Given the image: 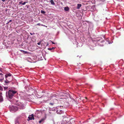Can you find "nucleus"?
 Instances as JSON below:
<instances>
[{
    "label": "nucleus",
    "instance_id": "obj_16",
    "mask_svg": "<svg viewBox=\"0 0 124 124\" xmlns=\"http://www.w3.org/2000/svg\"><path fill=\"white\" fill-rule=\"evenodd\" d=\"M50 2L52 4L54 5V3L53 0H51L50 1Z\"/></svg>",
    "mask_w": 124,
    "mask_h": 124
},
{
    "label": "nucleus",
    "instance_id": "obj_26",
    "mask_svg": "<svg viewBox=\"0 0 124 124\" xmlns=\"http://www.w3.org/2000/svg\"><path fill=\"white\" fill-rule=\"evenodd\" d=\"M41 25L42 26H44V27H47V26H46L45 25H43V24H41Z\"/></svg>",
    "mask_w": 124,
    "mask_h": 124
},
{
    "label": "nucleus",
    "instance_id": "obj_29",
    "mask_svg": "<svg viewBox=\"0 0 124 124\" xmlns=\"http://www.w3.org/2000/svg\"><path fill=\"white\" fill-rule=\"evenodd\" d=\"M50 104H51V105H53V104L51 103H50Z\"/></svg>",
    "mask_w": 124,
    "mask_h": 124
},
{
    "label": "nucleus",
    "instance_id": "obj_19",
    "mask_svg": "<svg viewBox=\"0 0 124 124\" xmlns=\"http://www.w3.org/2000/svg\"><path fill=\"white\" fill-rule=\"evenodd\" d=\"M27 2H28L27 1H26L25 2H24L23 3V4H22V5H24L26 4V3H27Z\"/></svg>",
    "mask_w": 124,
    "mask_h": 124
},
{
    "label": "nucleus",
    "instance_id": "obj_7",
    "mask_svg": "<svg viewBox=\"0 0 124 124\" xmlns=\"http://www.w3.org/2000/svg\"><path fill=\"white\" fill-rule=\"evenodd\" d=\"M19 107L21 109H23L25 108V107L24 106V105L23 104H21L19 105Z\"/></svg>",
    "mask_w": 124,
    "mask_h": 124
},
{
    "label": "nucleus",
    "instance_id": "obj_25",
    "mask_svg": "<svg viewBox=\"0 0 124 124\" xmlns=\"http://www.w3.org/2000/svg\"><path fill=\"white\" fill-rule=\"evenodd\" d=\"M12 21V20H10L8 22V23H7V24H8V23H9V22H11Z\"/></svg>",
    "mask_w": 124,
    "mask_h": 124
},
{
    "label": "nucleus",
    "instance_id": "obj_33",
    "mask_svg": "<svg viewBox=\"0 0 124 124\" xmlns=\"http://www.w3.org/2000/svg\"><path fill=\"white\" fill-rule=\"evenodd\" d=\"M62 101V103H61V104L62 103V102H63L62 101Z\"/></svg>",
    "mask_w": 124,
    "mask_h": 124
},
{
    "label": "nucleus",
    "instance_id": "obj_21",
    "mask_svg": "<svg viewBox=\"0 0 124 124\" xmlns=\"http://www.w3.org/2000/svg\"><path fill=\"white\" fill-rule=\"evenodd\" d=\"M3 88L0 85V90H2Z\"/></svg>",
    "mask_w": 124,
    "mask_h": 124
},
{
    "label": "nucleus",
    "instance_id": "obj_23",
    "mask_svg": "<svg viewBox=\"0 0 124 124\" xmlns=\"http://www.w3.org/2000/svg\"><path fill=\"white\" fill-rule=\"evenodd\" d=\"M41 43V41H40L39 43H37V44L38 45H40Z\"/></svg>",
    "mask_w": 124,
    "mask_h": 124
},
{
    "label": "nucleus",
    "instance_id": "obj_4",
    "mask_svg": "<svg viewBox=\"0 0 124 124\" xmlns=\"http://www.w3.org/2000/svg\"><path fill=\"white\" fill-rule=\"evenodd\" d=\"M67 122L65 118H63L61 122H60V124H66Z\"/></svg>",
    "mask_w": 124,
    "mask_h": 124
},
{
    "label": "nucleus",
    "instance_id": "obj_1",
    "mask_svg": "<svg viewBox=\"0 0 124 124\" xmlns=\"http://www.w3.org/2000/svg\"><path fill=\"white\" fill-rule=\"evenodd\" d=\"M6 80L4 81L5 85H7V84L11 82L13 80V77L10 73H7L5 75Z\"/></svg>",
    "mask_w": 124,
    "mask_h": 124
},
{
    "label": "nucleus",
    "instance_id": "obj_30",
    "mask_svg": "<svg viewBox=\"0 0 124 124\" xmlns=\"http://www.w3.org/2000/svg\"><path fill=\"white\" fill-rule=\"evenodd\" d=\"M85 98L86 100L87 99V98L86 97H85Z\"/></svg>",
    "mask_w": 124,
    "mask_h": 124
},
{
    "label": "nucleus",
    "instance_id": "obj_2",
    "mask_svg": "<svg viewBox=\"0 0 124 124\" xmlns=\"http://www.w3.org/2000/svg\"><path fill=\"white\" fill-rule=\"evenodd\" d=\"M9 98L10 99H12L14 95L17 94V92L15 90H9L8 92Z\"/></svg>",
    "mask_w": 124,
    "mask_h": 124
},
{
    "label": "nucleus",
    "instance_id": "obj_22",
    "mask_svg": "<svg viewBox=\"0 0 124 124\" xmlns=\"http://www.w3.org/2000/svg\"><path fill=\"white\" fill-rule=\"evenodd\" d=\"M4 89L5 90H6L7 89V88H8V87H4Z\"/></svg>",
    "mask_w": 124,
    "mask_h": 124
},
{
    "label": "nucleus",
    "instance_id": "obj_24",
    "mask_svg": "<svg viewBox=\"0 0 124 124\" xmlns=\"http://www.w3.org/2000/svg\"><path fill=\"white\" fill-rule=\"evenodd\" d=\"M41 24H40V23H38L36 24V25H39L40 26V25H41Z\"/></svg>",
    "mask_w": 124,
    "mask_h": 124
},
{
    "label": "nucleus",
    "instance_id": "obj_34",
    "mask_svg": "<svg viewBox=\"0 0 124 124\" xmlns=\"http://www.w3.org/2000/svg\"><path fill=\"white\" fill-rule=\"evenodd\" d=\"M70 124H71V123Z\"/></svg>",
    "mask_w": 124,
    "mask_h": 124
},
{
    "label": "nucleus",
    "instance_id": "obj_9",
    "mask_svg": "<svg viewBox=\"0 0 124 124\" xmlns=\"http://www.w3.org/2000/svg\"><path fill=\"white\" fill-rule=\"evenodd\" d=\"M15 124H19V122L18 120L16 119L15 121Z\"/></svg>",
    "mask_w": 124,
    "mask_h": 124
},
{
    "label": "nucleus",
    "instance_id": "obj_31",
    "mask_svg": "<svg viewBox=\"0 0 124 124\" xmlns=\"http://www.w3.org/2000/svg\"><path fill=\"white\" fill-rule=\"evenodd\" d=\"M54 95H55V97H56V96H57V95H56L55 94H54Z\"/></svg>",
    "mask_w": 124,
    "mask_h": 124
},
{
    "label": "nucleus",
    "instance_id": "obj_20",
    "mask_svg": "<svg viewBox=\"0 0 124 124\" xmlns=\"http://www.w3.org/2000/svg\"><path fill=\"white\" fill-rule=\"evenodd\" d=\"M23 1H20L19 2V4L20 5V4H22H22H23Z\"/></svg>",
    "mask_w": 124,
    "mask_h": 124
},
{
    "label": "nucleus",
    "instance_id": "obj_8",
    "mask_svg": "<svg viewBox=\"0 0 124 124\" xmlns=\"http://www.w3.org/2000/svg\"><path fill=\"white\" fill-rule=\"evenodd\" d=\"M56 113L57 114H61L62 113V111L61 110H60V109H58L56 111Z\"/></svg>",
    "mask_w": 124,
    "mask_h": 124
},
{
    "label": "nucleus",
    "instance_id": "obj_14",
    "mask_svg": "<svg viewBox=\"0 0 124 124\" xmlns=\"http://www.w3.org/2000/svg\"><path fill=\"white\" fill-rule=\"evenodd\" d=\"M21 51L22 52L23 54H27L28 53V52H27V51H25L22 50H21Z\"/></svg>",
    "mask_w": 124,
    "mask_h": 124
},
{
    "label": "nucleus",
    "instance_id": "obj_28",
    "mask_svg": "<svg viewBox=\"0 0 124 124\" xmlns=\"http://www.w3.org/2000/svg\"><path fill=\"white\" fill-rule=\"evenodd\" d=\"M30 34L31 35H32L33 34L34 35L35 34L34 33H30Z\"/></svg>",
    "mask_w": 124,
    "mask_h": 124
},
{
    "label": "nucleus",
    "instance_id": "obj_11",
    "mask_svg": "<svg viewBox=\"0 0 124 124\" xmlns=\"http://www.w3.org/2000/svg\"><path fill=\"white\" fill-rule=\"evenodd\" d=\"M81 6V4H78L77 5V8L78 9H79Z\"/></svg>",
    "mask_w": 124,
    "mask_h": 124
},
{
    "label": "nucleus",
    "instance_id": "obj_5",
    "mask_svg": "<svg viewBox=\"0 0 124 124\" xmlns=\"http://www.w3.org/2000/svg\"><path fill=\"white\" fill-rule=\"evenodd\" d=\"M28 118L29 120H34V118L33 114L29 115V116L28 117Z\"/></svg>",
    "mask_w": 124,
    "mask_h": 124
},
{
    "label": "nucleus",
    "instance_id": "obj_10",
    "mask_svg": "<svg viewBox=\"0 0 124 124\" xmlns=\"http://www.w3.org/2000/svg\"><path fill=\"white\" fill-rule=\"evenodd\" d=\"M3 100V97L2 95L0 94V102H2Z\"/></svg>",
    "mask_w": 124,
    "mask_h": 124
},
{
    "label": "nucleus",
    "instance_id": "obj_15",
    "mask_svg": "<svg viewBox=\"0 0 124 124\" xmlns=\"http://www.w3.org/2000/svg\"><path fill=\"white\" fill-rule=\"evenodd\" d=\"M44 118H42L41 119L40 121H39V123H41L44 120Z\"/></svg>",
    "mask_w": 124,
    "mask_h": 124
},
{
    "label": "nucleus",
    "instance_id": "obj_13",
    "mask_svg": "<svg viewBox=\"0 0 124 124\" xmlns=\"http://www.w3.org/2000/svg\"><path fill=\"white\" fill-rule=\"evenodd\" d=\"M49 110L50 111H49V113L50 114L53 113V112H54L53 110H53H51V108H49Z\"/></svg>",
    "mask_w": 124,
    "mask_h": 124
},
{
    "label": "nucleus",
    "instance_id": "obj_18",
    "mask_svg": "<svg viewBox=\"0 0 124 124\" xmlns=\"http://www.w3.org/2000/svg\"><path fill=\"white\" fill-rule=\"evenodd\" d=\"M41 12L42 13L44 14L45 13V12L43 10H41Z\"/></svg>",
    "mask_w": 124,
    "mask_h": 124
},
{
    "label": "nucleus",
    "instance_id": "obj_32",
    "mask_svg": "<svg viewBox=\"0 0 124 124\" xmlns=\"http://www.w3.org/2000/svg\"><path fill=\"white\" fill-rule=\"evenodd\" d=\"M52 43L53 44H54V43L53 42H52Z\"/></svg>",
    "mask_w": 124,
    "mask_h": 124
},
{
    "label": "nucleus",
    "instance_id": "obj_17",
    "mask_svg": "<svg viewBox=\"0 0 124 124\" xmlns=\"http://www.w3.org/2000/svg\"><path fill=\"white\" fill-rule=\"evenodd\" d=\"M54 49V47H53L52 48H48V49L49 50H52L53 49Z\"/></svg>",
    "mask_w": 124,
    "mask_h": 124
},
{
    "label": "nucleus",
    "instance_id": "obj_6",
    "mask_svg": "<svg viewBox=\"0 0 124 124\" xmlns=\"http://www.w3.org/2000/svg\"><path fill=\"white\" fill-rule=\"evenodd\" d=\"M4 78V75L1 73L0 74V81H1Z\"/></svg>",
    "mask_w": 124,
    "mask_h": 124
},
{
    "label": "nucleus",
    "instance_id": "obj_3",
    "mask_svg": "<svg viewBox=\"0 0 124 124\" xmlns=\"http://www.w3.org/2000/svg\"><path fill=\"white\" fill-rule=\"evenodd\" d=\"M62 103V101L59 100H57V99L55 98V104L56 106V108L58 109L59 107H63V106L62 105H61V104Z\"/></svg>",
    "mask_w": 124,
    "mask_h": 124
},
{
    "label": "nucleus",
    "instance_id": "obj_27",
    "mask_svg": "<svg viewBox=\"0 0 124 124\" xmlns=\"http://www.w3.org/2000/svg\"><path fill=\"white\" fill-rule=\"evenodd\" d=\"M29 5H26V7H27V8H28L29 7Z\"/></svg>",
    "mask_w": 124,
    "mask_h": 124
},
{
    "label": "nucleus",
    "instance_id": "obj_12",
    "mask_svg": "<svg viewBox=\"0 0 124 124\" xmlns=\"http://www.w3.org/2000/svg\"><path fill=\"white\" fill-rule=\"evenodd\" d=\"M64 9L65 11H67L69 10V8L68 7H65Z\"/></svg>",
    "mask_w": 124,
    "mask_h": 124
}]
</instances>
